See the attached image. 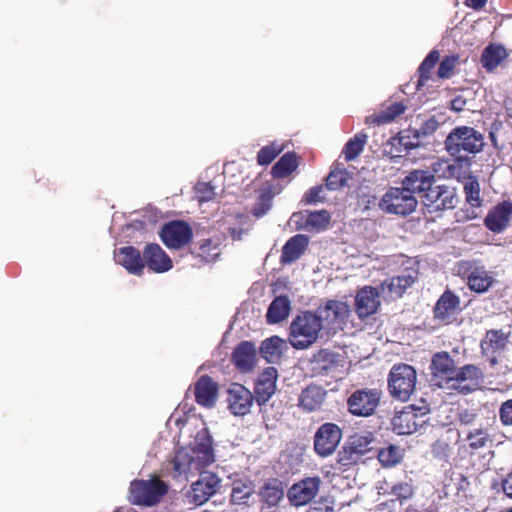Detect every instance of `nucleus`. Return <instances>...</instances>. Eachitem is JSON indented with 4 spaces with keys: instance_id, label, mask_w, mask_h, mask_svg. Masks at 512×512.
Segmentation results:
<instances>
[{
    "instance_id": "72a5a7b5",
    "label": "nucleus",
    "mask_w": 512,
    "mask_h": 512,
    "mask_svg": "<svg viewBox=\"0 0 512 512\" xmlns=\"http://www.w3.org/2000/svg\"><path fill=\"white\" fill-rule=\"evenodd\" d=\"M260 494L269 508L276 507L284 497L282 483L277 479L270 480L263 486Z\"/></svg>"
},
{
    "instance_id": "2eb2a0df",
    "label": "nucleus",
    "mask_w": 512,
    "mask_h": 512,
    "mask_svg": "<svg viewBox=\"0 0 512 512\" xmlns=\"http://www.w3.org/2000/svg\"><path fill=\"white\" fill-rule=\"evenodd\" d=\"M227 394L226 401L229 403L228 407L234 415L243 416L250 412L254 398L246 387L233 383L228 388Z\"/></svg>"
},
{
    "instance_id": "6e6552de",
    "label": "nucleus",
    "mask_w": 512,
    "mask_h": 512,
    "mask_svg": "<svg viewBox=\"0 0 512 512\" xmlns=\"http://www.w3.org/2000/svg\"><path fill=\"white\" fill-rule=\"evenodd\" d=\"M417 203L416 197L401 187L388 190L381 198L379 206L387 213L405 216L415 211Z\"/></svg>"
},
{
    "instance_id": "e433bc0d",
    "label": "nucleus",
    "mask_w": 512,
    "mask_h": 512,
    "mask_svg": "<svg viewBox=\"0 0 512 512\" xmlns=\"http://www.w3.org/2000/svg\"><path fill=\"white\" fill-rule=\"evenodd\" d=\"M337 355L327 350H321L315 355L314 362L316 364L315 369L321 373L329 374L332 373L337 366L336 361Z\"/></svg>"
},
{
    "instance_id": "bf43d9fd",
    "label": "nucleus",
    "mask_w": 512,
    "mask_h": 512,
    "mask_svg": "<svg viewBox=\"0 0 512 512\" xmlns=\"http://www.w3.org/2000/svg\"><path fill=\"white\" fill-rule=\"evenodd\" d=\"M437 127V123L435 120H429L426 122L425 127L421 128L420 130L414 129L411 132H413L414 137L417 139H420L422 136H425L431 132H433Z\"/></svg>"
},
{
    "instance_id": "49530a36",
    "label": "nucleus",
    "mask_w": 512,
    "mask_h": 512,
    "mask_svg": "<svg viewBox=\"0 0 512 512\" xmlns=\"http://www.w3.org/2000/svg\"><path fill=\"white\" fill-rule=\"evenodd\" d=\"M281 151L282 147L280 146L267 145L258 152L257 161L260 165L270 164Z\"/></svg>"
},
{
    "instance_id": "864d4df0",
    "label": "nucleus",
    "mask_w": 512,
    "mask_h": 512,
    "mask_svg": "<svg viewBox=\"0 0 512 512\" xmlns=\"http://www.w3.org/2000/svg\"><path fill=\"white\" fill-rule=\"evenodd\" d=\"M346 185V179L343 172H331L326 179V187L330 190H336Z\"/></svg>"
},
{
    "instance_id": "052dcab7",
    "label": "nucleus",
    "mask_w": 512,
    "mask_h": 512,
    "mask_svg": "<svg viewBox=\"0 0 512 512\" xmlns=\"http://www.w3.org/2000/svg\"><path fill=\"white\" fill-rule=\"evenodd\" d=\"M467 103L468 100L463 95H458L451 101V109L456 112L463 111Z\"/></svg>"
},
{
    "instance_id": "cd10ccee",
    "label": "nucleus",
    "mask_w": 512,
    "mask_h": 512,
    "mask_svg": "<svg viewBox=\"0 0 512 512\" xmlns=\"http://www.w3.org/2000/svg\"><path fill=\"white\" fill-rule=\"evenodd\" d=\"M495 283L493 273L484 266H472L467 274V285L476 293H484Z\"/></svg>"
},
{
    "instance_id": "aec40b11",
    "label": "nucleus",
    "mask_w": 512,
    "mask_h": 512,
    "mask_svg": "<svg viewBox=\"0 0 512 512\" xmlns=\"http://www.w3.org/2000/svg\"><path fill=\"white\" fill-rule=\"evenodd\" d=\"M145 266L155 273H163L172 268V260L160 245L151 243L143 251Z\"/></svg>"
},
{
    "instance_id": "603ef678",
    "label": "nucleus",
    "mask_w": 512,
    "mask_h": 512,
    "mask_svg": "<svg viewBox=\"0 0 512 512\" xmlns=\"http://www.w3.org/2000/svg\"><path fill=\"white\" fill-rule=\"evenodd\" d=\"M262 418L263 423L267 429H274L276 427L277 422L279 421V414L274 412L273 405L267 406L266 404L262 406Z\"/></svg>"
},
{
    "instance_id": "3c124183",
    "label": "nucleus",
    "mask_w": 512,
    "mask_h": 512,
    "mask_svg": "<svg viewBox=\"0 0 512 512\" xmlns=\"http://www.w3.org/2000/svg\"><path fill=\"white\" fill-rule=\"evenodd\" d=\"M433 172L439 177L450 178L455 174V166L450 164L448 160H438L432 164Z\"/></svg>"
},
{
    "instance_id": "6e6d98bb",
    "label": "nucleus",
    "mask_w": 512,
    "mask_h": 512,
    "mask_svg": "<svg viewBox=\"0 0 512 512\" xmlns=\"http://www.w3.org/2000/svg\"><path fill=\"white\" fill-rule=\"evenodd\" d=\"M195 189L200 202L209 201L214 196V189L209 183H198Z\"/></svg>"
},
{
    "instance_id": "f704fd0d",
    "label": "nucleus",
    "mask_w": 512,
    "mask_h": 512,
    "mask_svg": "<svg viewBox=\"0 0 512 512\" xmlns=\"http://www.w3.org/2000/svg\"><path fill=\"white\" fill-rule=\"evenodd\" d=\"M506 57V50L501 46L490 45L482 53L481 62L488 71L494 70Z\"/></svg>"
},
{
    "instance_id": "0e129e2a",
    "label": "nucleus",
    "mask_w": 512,
    "mask_h": 512,
    "mask_svg": "<svg viewBox=\"0 0 512 512\" xmlns=\"http://www.w3.org/2000/svg\"><path fill=\"white\" fill-rule=\"evenodd\" d=\"M466 3L474 9H480L485 6L486 0H466Z\"/></svg>"
},
{
    "instance_id": "39448f33",
    "label": "nucleus",
    "mask_w": 512,
    "mask_h": 512,
    "mask_svg": "<svg viewBox=\"0 0 512 512\" xmlns=\"http://www.w3.org/2000/svg\"><path fill=\"white\" fill-rule=\"evenodd\" d=\"M428 413L429 407L425 403L421 406H405L392 418V429L398 435L413 434L426 423L425 417Z\"/></svg>"
},
{
    "instance_id": "a18cd8bd",
    "label": "nucleus",
    "mask_w": 512,
    "mask_h": 512,
    "mask_svg": "<svg viewBox=\"0 0 512 512\" xmlns=\"http://www.w3.org/2000/svg\"><path fill=\"white\" fill-rule=\"evenodd\" d=\"M508 341L505 333L498 330L488 331L485 337V344L489 345L494 350L504 349Z\"/></svg>"
},
{
    "instance_id": "4c0bfd02",
    "label": "nucleus",
    "mask_w": 512,
    "mask_h": 512,
    "mask_svg": "<svg viewBox=\"0 0 512 512\" xmlns=\"http://www.w3.org/2000/svg\"><path fill=\"white\" fill-rule=\"evenodd\" d=\"M403 458L402 449L395 445H390L381 449L378 453V459L383 466L392 467L400 463Z\"/></svg>"
},
{
    "instance_id": "9b49d317",
    "label": "nucleus",
    "mask_w": 512,
    "mask_h": 512,
    "mask_svg": "<svg viewBox=\"0 0 512 512\" xmlns=\"http://www.w3.org/2000/svg\"><path fill=\"white\" fill-rule=\"evenodd\" d=\"M423 204L429 212H438L453 209L458 200L454 189L448 186H431L422 196Z\"/></svg>"
},
{
    "instance_id": "58836bf2",
    "label": "nucleus",
    "mask_w": 512,
    "mask_h": 512,
    "mask_svg": "<svg viewBox=\"0 0 512 512\" xmlns=\"http://www.w3.org/2000/svg\"><path fill=\"white\" fill-rule=\"evenodd\" d=\"M373 440L371 433L355 434L350 439L349 449L356 456L363 455L371 449L370 445Z\"/></svg>"
},
{
    "instance_id": "f03ea898",
    "label": "nucleus",
    "mask_w": 512,
    "mask_h": 512,
    "mask_svg": "<svg viewBox=\"0 0 512 512\" xmlns=\"http://www.w3.org/2000/svg\"><path fill=\"white\" fill-rule=\"evenodd\" d=\"M202 440L194 447H181L176 451L173 469L177 475L201 472L214 461L210 436L203 435Z\"/></svg>"
},
{
    "instance_id": "c756f323",
    "label": "nucleus",
    "mask_w": 512,
    "mask_h": 512,
    "mask_svg": "<svg viewBox=\"0 0 512 512\" xmlns=\"http://www.w3.org/2000/svg\"><path fill=\"white\" fill-rule=\"evenodd\" d=\"M326 391L317 385H309L300 394L299 405L308 412L321 408L326 398Z\"/></svg>"
},
{
    "instance_id": "69168bd1",
    "label": "nucleus",
    "mask_w": 512,
    "mask_h": 512,
    "mask_svg": "<svg viewBox=\"0 0 512 512\" xmlns=\"http://www.w3.org/2000/svg\"><path fill=\"white\" fill-rule=\"evenodd\" d=\"M244 233V230L241 229V230H237L235 228H230V235L232 237L233 240H240L241 239V235Z\"/></svg>"
},
{
    "instance_id": "ddd939ff",
    "label": "nucleus",
    "mask_w": 512,
    "mask_h": 512,
    "mask_svg": "<svg viewBox=\"0 0 512 512\" xmlns=\"http://www.w3.org/2000/svg\"><path fill=\"white\" fill-rule=\"evenodd\" d=\"M380 397L378 389L357 390L348 398L349 411L356 416H369L378 406Z\"/></svg>"
},
{
    "instance_id": "5fc2aeb1",
    "label": "nucleus",
    "mask_w": 512,
    "mask_h": 512,
    "mask_svg": "<svg viewBox=\"0 0 512 512\" xmlns=\"http://www.w3.org/2000/svg\"><path fill=\"white\" fill-rule=\"evenodd\" d=\"M412 486L407 482H402L394 485L391 489V494L400 500H406L412 496Z\"/></svg>"
},
{
    "instance_id": "f8f14e48",
    "label": "nucleus",
    "mask_w": 512,
    "mask_h": 512,
    "mask_svg": "<svg viewBox=\"0 0 512 512\" xmlns=\"http://www.w3.org/2000/svg\"><path fill=\"white\" fill-rule=\"evenodd\" d=\"M342 438L341 429L333 423L321 425L314 436V449L321 457L333 454Z\"/></svg>"
},
{
    "instance_id": "79ce46f5",
    "label": "nucleus",
    "mask_w": 512,
    "mask_h": 512,
    "mask_svg": "<svg viewBox=\"0 0 512 512\" xmlns=\"http://www.w3.org/2000/svg\"><path fill=\"white\" fill-rule=\"evenodd\" d=\"M464 193L466 201L472 207H479L481 205L480 198V184L475 177H469L464 183Z\"/></svg>"
},
{
    "instance_id": "4d7b16f0",
    "label": "nucleus",
    "mask_w": 512,
    "mask_h": 512,
    "mask_svg": "<svg viewBox=\"0 0 512 512\" xmlns=\"http://www.w3.org/2000/svg\"><path fill=\"white\" fill-rule=\"evenodd\" d=\"M499 416L504 425H512V399L502 403L499 410Z\"/></svg>"
},
{
    "instance_id": "2f4dec72",
    "label": "nucleus",
    "mask_w": 512,
    "mask_h": 512,
    "mask_svg": "<svg viewBox=\"0 0 512 512\" xmlns=\"http://www.w3.org/2000/svg\"><path fill=\"white\" fill-rule=\"evenodd\" d=\"M290 300L285 296L276 297L269 305L266 318L269 324H276L285 320L290 312Z\"/></svg>"
},
{
    "instance_id": "b1692460",
    "label": "nucleus",
    "mask_w": 512,
    "mask_h": 512,
    "mask_svg": "<svg viewBox=\"0 0 512 512\" xmlns=\"http://www.w3.org/2000/svg\"><path fill=\"white\" fill-rule=\"evenodd\" d=\"M460 299L451 291H445L437 301L434 314L443 323H450L459 311Z\"/></svg>"
},
{
    "instance_id": "680f3d73",
    "label": "nucleus",
    "mask_w": 512,
    "mask_h": 512,
    "mask_svg": "<svg viewBox=\"0 0 512 512\" xmlns=\"http://www.w3.org/2000/svg\"><path fill=\"white\" fill-rule=\"evenodd\" d=\"M476 414L470 410H463L459 413V420L462 424H470L475 420Z\"/></svg>"
},
{
    "instance_id": "a878e982",
    "label": "nucleus",
    "mask_w": 512,
    "mask_h": 512,
    "mask_svg": "<svg viewBox=\"0 0 512 512\" xmlns=\"http://www.w3.org/2000/svg\"><path fill=\"white\" fill-rule=\"evenodd\" d=\"M232 360L242 372H250L257 362V350L252 342H241L232 354Z\"/></svg>"
},
{
    "instance_id": "338daca9",
    "label": "nucleus",
    "mask_w": 512,
    "mask_h": 512,
    "mask_svg": "<svg viewBox=\"0 0 512 512\" xmlns=\"http://www.w3.org/2000/svg\"><path fill=\"white\" fill-rule=\"evenodd\" d=\"M505 108L509 117L512 118V99H508L505 102Z\"/></svg>"
},
{
    "instance_id": "9d476101",
    "label": "nucleus",
    "mask_w": 512,
    "mask_h": 512,
    "mask_svg": "<svg viewBox=\"0 0 512 512\" xmlns=\"http://www.w3.org/2000/svg\"><path fill=\"white\" fill-rule=\"evenodd\" d=\"M322 480L320 477H306L294 483L287 491L289 503L294 507L309 504L319 493Z\"/></svg>"
},
{
    "instance_id": "37998d69",
    "label": "nucleus",
    "mask_w": 512,
    "mask_h": 512,
    "mask_svg": "<svg viewBox=\"0 0 512 512\" xmlns=\"http://www.w3.org/2000/svg\"><path fill=\"white\" fill-rule=\"evenodd\" d=\"M276 192L271 190V187L264 188L258 198V202L255 204L253 213L256 217H261L267 213L272 206V199Z\"/></svg>"
},
{
    "instance_id": "dca6fc26",
    "label": "nucleus",
    "mask_w": 512,
    "mask_h": 512,
    "mask_svg": "<svg viewBox=\"0 0 512 512\" xmlns=\"http://www.w3.org/2000/svg\"><path fill=\"white\" fill-rule=\"evenodd\" d=\"M454 369V361L447 352L436 353L431 362V381L438 387H447Z\"/></svg>"
},
{
    "instance_id": "7c9ffc66",
    "label": "nucleus",
    "mask_w": 512,
    "mask_h": 512,
    "mask_svg": "<svg viewBox=\"0 0 512 512\" xmlns=\"http://www.w3.org/2000/svg\"><path fill=\"white\" fill-rule=\"evenodd\" d=\"M306 235L298 234L290 238L282 249L281 262L292 263L297 260L308 246Z\"/></svg>"
},
{
    "instance_id": "1a4fd4ad",
    "label": "nucleus",
    "mask_w": 512,
    "mask_h": 512,
    "mask_svg": "<svg viewBox=\"0 0 512 512\" xmlns=\"http://www.w3.org/2000/svg\"><path fill=\"white\" fill-rule=\"evenodd\" d=\"M159 236L167 248L177 250L191 242L193 230L186 221L172 220L162 226Z\"/></svg>"
},
{
    "instance_id": "bb28decb",
    "label": "nucleus",
    "mask_w": 512,
    "mask_h": 512,
    "mask_svg": "<svg viewBox=\"0 0 512 512\" xmlns=\"http://www.w3.org/2000/svg\"><path fill=\"white\" fill-rule=\"evenodd\" d=\"M434 176L426 170H413L402 181V185L412 195L419 193L422 196L431 188Z\"/></svg>"
},
{
    "instance_id": "c9c22d12",
    "label": "nucleus",
    "mask_w": 512,
    "mask_h": 512,
    "mask_svg": "<svg viewBox=\"0 0 512 512\" xmlns=\"http://www.w3.org/2000/svg\"><path fill=\"white\" fill-rule=\"evenodd\" d=\"M297 167L296 156L292 153L283 155L273 166L272 174L276 178H283L291 174Z\"/></svg>"
},
{
    "instance_id": "423d86ee",
    "label": "nucleus",
    "mask_w": 512,
    "mask_h": 512,
    "mask_svg": "<svg viewBox=\"0 0 512 512\" xmlns=\"http://www.w3.org/2000/svg\"><path fill=\"white\" fill-rule=\"evenodd\" d=\"M315 313L325 330L326 336H329L343 329L350 315V307L345 302L329 300L324 306L318 307Z\"/></svg>"
},
{
    "instance_id": "c03bdc74",
    "label": "nucleus",
    "mask_w": 512,
    "mask_h": 512,
    "mask_svg": "<svg viewBox=\"0 0 512 512\" xmlns=\"http://www.w3.org/2000/svg\"><path fill=\"white\" fill-rule=\"evenodd\" d=\"M439 60V52L437 50H432L426 58L421 63L418 72H419V85H424L425 81L429 79V73L434 68L436 63Z\"/></svg>"
},
{
    "instance_id": "a19ab883",
    "label": "nucleus",
    "mask_w": 512,
    "mask_h": 512,
    "mask_svg": "<svg viewBox=\"0 0 512 512\" xmlns=\"http://www.w3.org/2000/svg\"><path fill=\"white\" fill-rule=\"evenodd\" d=\"M329 222L330 215L326 210L310 212L306 218V228L321 231L328 227Z\"/></svg>"
},
{
    "instance_id": "473e14b6",
    "label": "nucleus",
    "mask_w": 512,
    "mask_h": 512,
    "mask_svg": "<svg viewBox=\"0 0 512 512\" xmlns=\"http://www.w3.org/2000/svg\"><path fill=\"white\" fill-rule=\"evenodd\" d=\"M406 106L400 102H395L385 109L381 110L378 114H372L366 117V124L382 125L392 122L396 117L403 114Z\"/></svg>"
},
{
    "instance_id": "a211bd4d",
    "label": "nucleus",
    "mask_w": 512,
    "mask_h": 512,
    "mask_svg": "<svg viewBox=\"0 0 512 512\" xmlns=\"http://www.w3.org/2000/svg\"><path fill=\"white\" fill-rule=\"evenodd\" d=\"M381 288L363 287L356 295V312L360 318L374 314L380 305Z\"/></svg>"
},
{
    "instance_id": "f257e3e1",
    "label": "nucleus",
    "mask_w": 512,
    "mask_h": 512,
    "mask_svg": "<svg viewBox=\"0 0 512 512\" xmlns=\"http://www.w3.org/2000/svg\"><path fill=\"white\" fill-rule=\"evenodd\" d=\"M485 145V134L467 125L454 127L444 140L446 152L459 163L469 162Z\"/></svg>"
},
{
    "instance_id": "0eeeda50",
    "label": "nucleus",
    "mask_w": 512,
    "mask_h": 512,
    "mask_svg": "<svg viewBox=\"0 0 512 512\" xmlns=\"http://www.w3.org/2000/svg\"><path fill=\"white\" fill-rule=\"evenodd\" d=\"M129 490L132 504L152 506L167 493L168 487L160 479L134 480Z\"/></svg>"
},
{
    "instance_id": "09e8293b",
    "label": "nucleus",
    "mask_w": 512,
    "mask_h": 512,
    "mask_svg": "<svg viewBox=\"0 0 512 512\" xmlns=\"http://www.w3.org/2000/svg\"><path fill=\"white\" fill-rule=\"evenodd\" d=\"M252 487L246 484L234 486L231 492V502L234 504L245 503L252 494Z\"/></svg>"
},
{
    "instance_id": "7ed1b4c3",
    "label": "nucleus",
    "mask_w": 512,
    "mask_h": 512,
    "mask_svg": "<svg viewBox=\"0 0 512 512\" xmlns=\"http://www.w3.org/2000/svg\"><path fill=\"white\" fill-rule=\"evenodd\" d=\"M326 336L316 313L306 311L296 316L290 324V344L296 349H306Z\"/></svg>"
},
{
    "instance_id": "f3484780",
    "label": "nucleus",
    "mask_w": 512,
    "mask_h": 512,
    "mask_svg": "<svg viewBox=\"0 0 512 512\" xmlns=\"http://www.w3.org/2000/svg\"><path fill=\"white\" fill-rule=\"evenodd\" d=\"M417 271L413 269L406 270L401 275L385 280L381 285L383 299H396L402 296L407 288L417 279Z\"/></svg>"
},
{
    "instance_id": "c85d7f7f",
    "label": "nucleus",
    "mask_w": 512,
    "mask_h": 512,
    "mask_svg": "<svg viewBox=\"0 0 512 512\" xmlns=\"http://www.w3.org/2000/svg\"><path fill=\"white\" fill-rule=\"evenodd\" d=\"M287 350L286 341L279 336H271L263 340L259 347L260 356L269 363L278 362Z\"/></svg>"
},
{
    "instance_id": "e2e57ef3",
    "label": "nucleus",
    "mask_w": 512,
    "mask_h": 512,
    "mask_svg": "<svg viewBox=\"0 0 512 512\" xmlns=\"http://www.w3.org/2000/svg\"><path fill=\"white\" fill-rule=\"evenodd\" d=\"M502 489L508 497L512 498V472L503 480Z\"/></svg>"
},
{
    "instance_id": "8fccbe9b",
    "label": "nucleus",
    "mask_w": 512,
    "mask_h": 512,
    "mask_svg": "<svg viewBox=\"0 0 512 512\" xmlns=\"http://www.w3.org/2000/svg\"><path fill=\"white\" fill-rule=\"evenodd\" d=\"M489 435L487 431L483 429H476L470 432L467 436V440L469 441V445L473 449H479L486 445L488 441Z\"/></svg>"
},
{
    "instance_id": "774afa93",
    "label": "nucleus",
    "mask_w": 512,
    "mask_h": 512,
    "mask_svg": "<svg viewBox=\"0 0 512 512\" xmlns=\"http://www.w3.org/2000/svg\"><path fill=\"white\" fill-rule=\"evenodd\" d=\"M310 512H322V511H320V509L318 507L313 506V507H311V511ZM323 512H333V509L331 507H329V506H325V509H324Z\"/></svg>"
},
{
    "instance_id": "5701e85b",
    "label": "nucleus",
    "mask_w": 512,
    "mask_h": 512,
    "mask_svg": "<svg viewBox=\"0 0 512 512\" xmlns=\"http://www.w3.org/2000/svg\"><path fill=\"white\" fill-rule=\"evenodd\" d=\"M220 480L214 474H201V478L191 485L190 497L195 505H202L212 496Z\"/></svg>"
},
{
    "instance_id": "4be33fe9",
    "label": "nucleus",
    "mask_w": 512,
    "mask_h": 512,
    "mask_svg": "<svg viewBox=\"0 0 512 512\" xmlns=\"http://www.w3.org/2000/svg\"><path fill=\"white\" fill-rule=\"evenodd\" d=\"M116 263L123 266L129 273L141 275L145 268L144 259L139 250L133 246H124L114 253Z\"/></svg>"
},
{
    "instance_id": "ea45409f",
    "label": "nucleus",
    "mask_w": 512,
    "mask_h": 512,
    "mask_svg": "<svg viewBox=\"0 0 512 512\" xmlns=\"http://www.w3.org/2000/svg\"><path fill=\"white\" fill-rule=\"evenodd\" d=\"M367 140V135L360 133L354 138L350 139L343 150V154L347 161L354 160L363 151L364 145Z\"/></svg>"
},
{
    "instance_id": "6ab92c4d",
    "label": "nucleus",
    "mask_w": 512,
    "mask_h": 512,
    "mask_svg": "<svg viewBox=\"0 0 512 512\" xmlns=\"http://www.w3.org/2000/svg\"><path fill=\"white\" fill-rule=\"evenodd\" d=\"M511 217L512 203L504 201L487 213L484 224L490 231L501 233L509 226Z\"/></svg>"
},
{
    "instance_id": "20e7f679",
    "label": "nucleus",
    "mask_w": 512,
    "mask_h": 512,
    "mask_svg": "<svg viewBox=\"0 0 512 512\" xmlns=\"http://www.w3.org/2000/svg\"><path fill=\"white\" fill-rule=\"evenodd\" d=\"M416 370L408 364L394 365L389 373L388 387L390 394L400 401H407L415 391Z\"/></svg>"
},
{
    "instance_id": "4468645a",
    "label": "nucleus",
    "mask_w": 512,
    "mask_h": 512,
    "mask_svg": "<svg viewBox=\"0 0 512 512\" xmlns=\"http://www.w3.org/2000/svg\"><path fill=\"white\" fill-rule=\"evenodd\" d=\"M482 379L480 369L474 365H466L460 370L454 369V375L451 377L447 388L455 389L461 393H468L475 390Z\"/></svg>"
},
{
    "instance_id": "393cba45",
    "label": "nucleus",
    "mask_w": 512,
    "mask_h": 512,
    "mask_svg": "<svg viewBox=\"0 0 512 512\" xmlns=\"http://www.w3.org/2000/svg\"><path fill=\"white\" fill-rule=\"evenodd\" d=\"M196 402L204 407L214 405L218 395V385L208 375L201 376L194 387Z\"/></svg>"
},
{
    "instance_id": "412c9836",
    "label": "nucleus",
    "mask_w": 512,
    "mask_h": 512,
    "mask_svg": "<svg viewBox=\"0 0 512 512\" xmlns=\"http://www.w3.org/2000/svg\"><path fill=\"white\" fill-rule=\"evenodd\" d=\"M277 369L266 368L255 383V399L259 406L265 405L276 391Z\"/></svg>"
},
{
    "instance_id": "de8ad7c7",
    "label": "nucleus",
    "mask_w": 512,
    "mask_h": 512,
    "mask_svg": "<svg viewBox=\"0 0 512 512\" xmlns=\"http://www.w3.org/2000/svg\"><path fill=\"white\" fill-rule=\"evenodd\" d=\"M458 63V56L452 55L445 57L439 65L438 76L442 79L450 78L456 65Z\"/></svg>"
},
{
    "instance_id": "13d9d810",
    "label": "nucleus",
    "mask_w": 512,
    "mask_h": 512,
    "mask_svg": "<svg viewBox=\"0 0 512 512\" xmlns=\"http://www.w3.org/2000/svg\"><path fill=\"white\" fill-rule=\"evenodd\" d=\"M323 187L316 186L311 188L305 195V200L308 204L317 203L324 199Z\"/></svg>"
}]
</instances>
